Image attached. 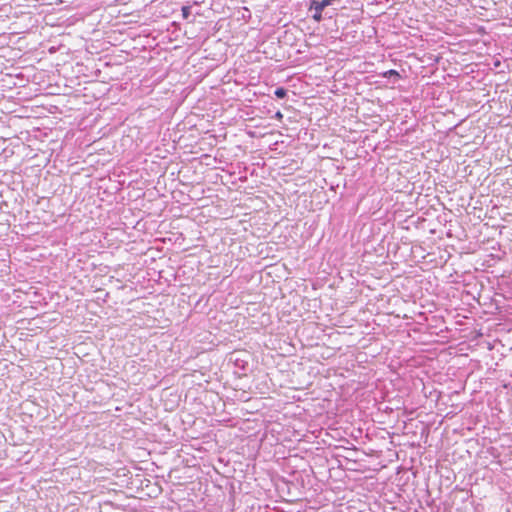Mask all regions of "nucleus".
I'll return each mask as SVG.
<instances>
[{
  "label": "nucleus",
  "instance_id": "f257e3e1",
  "mask_svg": "<svg viewBox=\"0 0 512 512\" xmlns=\"http://www.w3.org/2000/svg\"><path fill=\"white\" fill-rule=\"evenodd\" d=\"M310 9H313L316 12H319V11L322 12L325 8L323 7L321 1H319V0H312L311 1V5H310Z\"/></svg>",
  "mask_w": 512,
  "mask_h": 512
},
{
  "label": "nucleus",
  "instance_id": "423d86ee",
  "mask_svg": "<svg viewBox=\"0 0 512 512\" xmlns=\"http://www.w3.org/2000/svg\"><path fill=\"white\" fill-rule=\"evenodd\" d=\"M275 117H276L277 119H282L283 115H282V113H281L280 111H278V112L275 114Z\"/></svg>",
  "mask_w": 512,
  "mask_h": 512
},
{
  "label": "nucleus",
  "instance_id": "39448f33",
  "mask_svg": "<svg viewBox=\"0 0 512 512\" xmlns=\"http://www.w3.org/2000/svg\"><path fill=\"white\" fill-rule=\"evenodd\" d=\"M387 74H389V75L399 76L398 72H397V71H395V70H389V71L387 72Z\"/></svg>",
  "mask_w": 512,
  "mask_h": 512
},
{
  "label": "nucleus",
  "instance_id": "f03ea898",
  "mask_svg": "<svg viewBox=\"0 0 512 512\" xmlns=\"http://www.w3.org/2000/svg\"><path fill=\"white\" fill-rule=\"evenodd\" d=\"M274 94L277 98H284L287 94V91L284 88L280 87L275 90Z\"/></svg>",
  "mask_w": 512,
  "mask_h": 512
},
{
  "label": "nucleus",
  "instance_id": "0eeeda50",
  "mask_svg": "<svg viewBox=\"0 0 512 512\" xmlns=\"http://www.w3.org/2000/svg\"><path fill=\"white\" fill-rule=\"evenodd\" d=\"M100 292H101V289H98V290H97L98 298H100V295H99V293H100Z\"/></svg>",
  "mask_w": 512,
  "mask_h": 512
},
{
  "label": "nucleus",
  "instance_id": "7ed1b4c3",
  "mask_svg": "<svg viewBox=\"0 0 512 512\" xmlns=\"http://www.w3.org/2000/svg\"><path fill=\"white\" fill-rule=\"evenodd\" d=\"M182 12H183V16H184V18H187V17H188V15H189V13H190V8H189V7H185V6H184V7L182 8Z\"/></svg>",
  "mask_w": 512,
  "mask_h": 512
},
{
  "label": "nucleus",
  "instance_id": "20e7f679",
  "mask_svg": "<svg viewBox=\"0 0 512 512\" xmlns=\"http://www.w3.org/2000/svg\"><path fill=\"white\" fill-rule=\"evenodd\" d=\"M321 13H322L321 11H319V12L315 11V14L313 15V19L316 20V21H320L321 17H322Z\"/></svg>",
  "mask_w": 512,
  "mask_h": 512
}]
</instances>
